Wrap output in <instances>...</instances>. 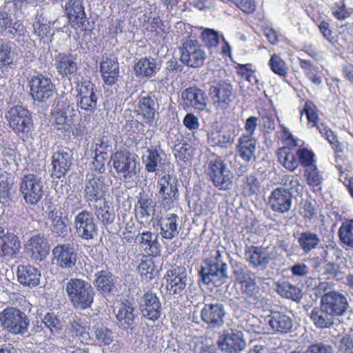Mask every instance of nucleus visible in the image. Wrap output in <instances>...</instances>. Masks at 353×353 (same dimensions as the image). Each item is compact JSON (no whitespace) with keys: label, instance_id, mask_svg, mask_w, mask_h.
Returning <instances> with one entry per match:
<instances>
[{"label":"nucleus","instance_id":"nucleus-22","mask_svg":"<svg viewBox=\"0 0 353 353\" xmlns=\"http://www.w3.org/2000/svg\"><path fill=\"white\" fill-rule=\"evenodd\" d=\"M165 156L164 152L161 150L159 141L157 145L148 148L142 155L145 169L148 172H154L161 170L166 163Z\"/></svg>","mask_w":353,"mask_h":353},{"label":"nucleus","instance_id":"nucleus-45","mask_svg":"<svg viewBox=\"0 0 353 353\" xmlns=\"http://www.w3.org/2000/svg\"><path fill=\"white\" fill-rule=\"evenodd\" d=\"M34 34L43 42H48L52 37L51 26L42 14H37L32 25Z\"/></svg>","mask_w":353,"mask_h":353},{"label":"nucleus","instance_id":"nucleus-63","mask_svg":"<svg viewBox=\"0 0 353 353\" xmlns=\"http://www.w3.org/2000/svg\"><path fill=\"white\" fill-rule=\"evenodd\" d=\"M192 154V148L188 143H181L174 147V156L179 161L186 163Z\"/></svg>","mask_w":353,"mask_h":353},{"label":"nucleus","instance_id":"nucleus-48","mask_svg":"<svg viewBox=\"0 0 353 353\" xmlns=\"http://www.w3.org/2000/svg\"><path fill=\"white\" fill-rule=\"evenodd\" d=\"M51 222V230L59 236H65L68 231L67 225L62 217V212L56 209L51 210L48 214Z\"/></svg>","mask_w":353,"mask_h":353},{"label":"nucleus","instance_id":"nucleus-52","mask_svg":"<svg viewBox=\"0 0 353 353\" xmlns=\"http://www.w3.org/2000/svg\"><path fill=\"white\" fill-rule=\"evenodd\" d=\"M338 233L340 241L345 246L353 248V219L343 222Z\"/></svg>","mask_w":353,"mask_h":353},{"label":"nucleus","instance_id":"nucleus-19","mask_svg":"<svg viewBox=\"0 0 353 353\" xmlns=\"http://www.w3.org/2000/svg\"><path fill=\"white\" fill-rule=\"evenodd\" d=\"M53 259L62 269H72L77 263V251L73 245L60 244L52 250Z\"/></svg>","mask_w":353,"mask_h":353},{"label":"nucleus","instance_id":"nucleus-39","mask_svg":"<svg viewBox=\"0 0 353 353\" xmlns=\"http://www.w3.org/2000/svg\"><path fill=\"white\" fill-rule=\"evenodd\" d=\"M247 260L254 267H265L270 262V253L266 248L251 246L245 252Z\"/></svg>","mask_w":353,"mask_h":353},{"label":"nucleus","instance_id":"nucleus-26","mask_svg":"<svg viewBox=\"0 0 353 353\" xmlns=\"http://www.w3.org/2000/svg\"><path fill=\"white\" fill-rule=\"evenodd\" d=\"M225 312L223 304L205 303L201 311V318L211 327H219L223 324Z\"/></svg>","mask_w":353,"mask_h":353},{"label":"nucleus","instance_id":"nucleus-50","mask_svg":"<svg viewBox=\"0 0 353 353\" xmlns=\"http://www.w3.org/2000/svg\"><path fill=\"white\" fill-rule=\"evenodd\" d=\"M320 241V238L316 233L309 231L301 233L298 238L299 246L305 253H308L312 250L316 248Z\"/></svg>","mask_w":353,"mask_h":353},{"label":"nucleus","instance_id":"nucleus-64","mask_svg":"<svg viewBox=\"0 0 353 353\" xmlns=\"http://www.w3.org/2000/svg\"><path fill=\"white\" fill-rule=\"evenodd\" d=\"M305 175L310 185L317 186L321 183L322 176L316 166L307 168Z\"/></svg>","mask_w":353,"mask_h":353},{"label":"nucleus","instance_id":"nucleus-8","mask_svg":"<svg viewBox=\"0 0 353 353\" xmlns=\"http://www.w3.org/2000/svg\"><path fill=\"white\" fill-rule=\"evenodd\" d=\"M19 190L26 202L36 205L43 196V184L41 178L34 174L23 175Z\"/></svg>","mask_w":353,"mask_h":353},{"label":"nucleus","instance_id":"nucleus-31","mask_svg":"<svg viewBox=\"0 0 353 353\" xmlns=\"http://www.w3.org/2000/svg\"><path fill=\"white\" fill-rule=\"evenodd\" d=\"M159 103L154 95L152 94H147L140 97L139 99L137 112L147 123H151L154 119L155 114L159 109Z\"/></svg>","mask_w":353,"mask_h":353},{"label":"nucleus","instance_id":"nucleus-6","mask_svg":"<svg viewBox=\"0 0 353 353\" xmlns=\"http://www.w3.org/2000/svg\"><path fill=\"white\" fill-rule=\"evenodd\" d=\"M10 127L19 136L31 132L32 119L29 111L22 105L11 107L6 113Z\"/></svg>","mask_w":353,"mask_h":353},{"label":"nucleus","instance_id":"nucleus-49","mask_svg":"<svg viewBox=\"0 0 353 353\" xmlns=\"http://www.w3.org/2000/svg\"><path fill=\"white\" fill-rule=\"evenodd\" d=\"M279 161L287 170L294 171L298 167L299 161L289 148L283 147L277 152Z\"/></svg>","mask_w":353,"mask_h":353},{"label":"nucleus","instance_id":"nucleus-44","mask_svg":"<svg viewBox=\"0 0 353 353\" xmlns=\"http://www.w3.org/2000/svg\"><path fill=\"white\" fill-rule=\"evenodd\" d=\"M94 214L97 219L105 225H108L114 222L115 213L108 201H103L94 204Z\"/></svg>","mask_w":353,"mask_h":353},{"label":"nucleus","instance_id":"nucleus-17","mask_svg":"<svg viewBox=\"0 0 353 353\" xmlns=\"http://www.w3.org/2000/svg\"><path fill=\"white\" fill-rule=\"evenodd\" d=\"M321 304L336 319L342 316L348 307L346 297L342 294L331 291L323 294Z\"/></svg>","mask_w":353,"mask_h":353},{"label":"nucleus","instance_id":"nucleus-21","mask_svg":"<svg viewBox=\"0 0 353 353\" xmlns=\"http://www.w3.org/2000/svg\"><path fill=\"white\" fill-rule=\"evenodd\" d=\"M73 152L68 148L59 149L52 157V176L60 179L64 176L72 164Z\"/></svg>","mask_w":353,"mask_h":353},{"label":"nucleus","instance_id":"nucleus-47","mask_svg":"<svg viewBox=\"0 0 353 353\" xmlns=\"http://www.w3.org/2000/svg\"><path fill=\"white\" fill-rule=\"evenodd\" d=\"M239 185L243 194L245 196H250L259 192L260 182L254 174H250L240 179Z\"/></svg>","mask_w":353,"mask_h":353},{"label":"nucleus","instance_id":"nucleus-23","mask_svg":"<svg viewBox=\"0 0 353 353\" xmlns=\"http://www.w3.org/2000/svg\"><path fill=\"white\" fill-rule=\"evenodd\" d=\"M165 288L170 294H180L187 285V272L183 267H176L167 272Z\"/></svg>","mask_w":353,"mask_h":353},{"label":"nucleus","instance_id":"nucleus-30","mask_svg":"<svg viewBox=\"0 0 353 353\" xmlns=\"http://www.w3.org/2000/svg\"><path fill=\"white\" fill-rule=\"evenodd\" d=\"M20 250L19 237L13 233L6 234L0 243V262L4 263L16 258Z\"/></svg>","mask_w":353,"mask_h":353},{"label":"nucleus","instance_id":"nucleus-61","mask_svg":"<svg viewBox=\"0 0 353 353\" xmlns=\"http://www.w3.org/2000/svg\"><path fill=\"white\" fill-rule=\"evenodd\" d=\"M343 252L341 249L334 248L333 246L327 247V249L324 251L323 255H322L323 261L327 263L334 260L336 261H340L341 263H344L346 259L342 256Z\"/></svg>","mask_w":353,"mask_h":353},{"label":"nucleus","instance_id":"nucleus-42","mask_svg":"<svg viewBox=\"0 0 353 353\" xmlns=\"http://www.w3.org/2000/svg\"><path fill=\"white\" fill-rule=\"evenodd\" d=\"M310 318L314 325L319 328L329 327L334 324L336 319L321 304L320 307H314L312 310Z\"/></svg>","mask_w":353,"mask_h":353},{"label":"nucleus","instance_id":"nucleus-40","mask_svg":"<svg viewBox=\"0 0 353 353\" xmlns=\"http://www.w3.org/2000/svg\"><path fill=\"white\" fill-rule=\"evenodd\" d=\"M134 74L137 77H149L157 72V62L152 57L138 59L134 65Z\"/></svg>","mask_w":353,"mask_h":353},{"label":"nucleus","instance_id":"nucleus-34","mask_svg":"<svg viewBox=\"0 0 353 353\" xmlns=\"http://www.w3.org/2000/svg\"><path fill=\"white\" fill-rule=\"evenodd\" d=\"M179 217L177 214H168L165 217L161 218L159 224L161 226L160 234L163 239H172L176 237L181 229L179 225Z\"/></svg>","mask_w":353,"mask_h":353},{"label":"nucleus","instance_id":"nucleus-35","mask_svg":"<svg viewBox=\"0 0 353 353\" xmlns=\"http://www.w3.org/2000/svg\"><path fill=\"white\" fill-rule=\"evenodd\" d=\"M269 318L268 323L273 330L287 333L292 328V319L288 312L272 311Z\"/></svg>","mask_w":353,"mask_h":353},{"label":"nucleus","instance_id":"nucleus-36","mask_svg":"<svg viewBox=\"0 0 353 353\" xmlns=\"http://www.w3.org/2000/svg\"><path fill=\"white\" fill-rule=\"evenodd\" d=\"M56 68L59 74L70 79L77 69V59L76 56L72 54H59V59L56 63Z\"/></svg>","mask_w":353,"mask_h":353},{"label":"nucleus","instance_id":"nucleus-58","mask_svg":"<svg viewBox=\"0 0 353 353\" xmlns=\"http://www.w3.org/2000/svg\"><path fill=\"white\" fill-rule=\"evenodd\" d=\"M95 338L99 345H109L113 340V332L105 326L100 325L95 329Z\"/></svg>","mask_w":353,"mask_h":353},{"label":"nucleus","instance_id":"nucleus-43","mask_svg":"<svg viewBox=\"0 0 353 353\" xmlns=\"http://www.w3.org/2000/svg\"><path fill=\"white\" fill-rule=\"evenodd\" d=\"M109 148H110V145L108 144L106 138L102 137L97 139L94 149L95 157L93 163L95 169L99 170V172H103L105 170L103 161L107 157L106 150Z\"/></svg>","mask_w":353,"mask_h":353},{"label":"nucleus","instance_id":"nucleus-54","mask_svg":"<svg viewBox=\"0 0 353 353\" xmlns=\"http://www.w3.org/2000/svg\"><path fill=\"white\" fill-rule=\"evenodd\" d=\"M95 284L103 292H110L113 287L112 274L108 271H100L96 274Z\"/></svg>","mask_w":353,"mask_h":353},{"label":"nucleus","instance_id":"nucleus-2","mask_svg":"<svg viewBox=\"0 0 353 353\" xmlns=\"http://www.w3.org/2000/svg\"><path fill=\"white\" fill-rule=\"evenodd\" d=\"M65 290L73 306L81 310L91 306L95 295L90 283L77 278L68 280L65 283Z\"/></svg>","mask_w":353,"mask_h":353},{"label":"nucleus","instance_id":"nucleus-29","mask_svg":"<svg viewBox=\"0 0 353 353\" xmlns=\"http://www.w3.org/2000/svg\"><path fill=\"white\" fill-rule=\"evenodd\" d=\"M68 333L74 339H78L82 344H89L91 341L90 327L81 318L74 316L70 319L67 325Z\"/></svg>","mask_w":353,"mask_h":353},{"label":"nucleus","instance_id":"nucleus-10","mask_svg":"<svg viewBox=\"0 0 353 353\" xmlns=\"http://www.w3.org/2000/svg\"><path fill=\"white\" fill-rule=\"evenodd\" d=\"M75 90L78 105L86 111L94 112L97 103L94 85L88 79L81 80L77 82Z\"/></svg>","mask_w":353,"mask_h":353},{"label":"nucleus","instance_id":"nucleus-38","mask_svg":"<svg viewBox=\"0 0 353 353\" xmlns=\"http://www.w3.org/2000/svg\"><path fill=\"white\" fill-rule=\"evenodd\" d=\"M241 158L246 162L255 159L256 140L250 135H241L236 145Z\"/></svg>","mask_w":353,"mask_h":353},{"label":"nucleus","instance_id":"nucleus-33","mask_svg":"<svg viewBox=\"0 0 353 353\" xmlns=\"http://www.w3.org/2000/svg\"><path fill=\"white\" fill-rule=\"evenodd\" d=\"M100 71L103 79L107 85L114 84L119 74L117 59L112 55L104 57L100 64Z\"/></svg>","mask_w":353,"mask_h":353},{"label":"nucleus","instance_id":"nucleus-41","mask_svg":"<svg viewBox=\"0 0 353 353\" xmlns=\"http://www.w3.org/2000/svg\"><path fill=\"white\" fill-rule=\"evenodd\" d=\"M135 309L130 302L121 303L116 314V317L123 328H129L134 324L136 315Z\"/></svg>","mask_w":353,"mask_h":353},{"label":"nucleus","instance_id":"nucleus-13","mask_svg":"<svg viewBox=\"0 0 353 353\" xmlns=\"http://www.w3.org/2000/svg\"><path fill=\"white\" fill-rule=\"evenodd\" d=\"M52 114L57 128L68 130L72 123V118L76 114V110L66 102L64 97H61L56 101Z\"/></svg>","mask_w":353,"mask_h":353},{"label":"nucleus","instance_id":"nucleus-57","mask_svg":"<svg viewBox=\"0 0 353 353\" xmlns=\"http://www.w3.org/2000/svg\"><path fill=\"white\" fill-rule=\"evenodd\" d=\"M317 130H319V133L321 134V135L328 141L335 151H343L342 144L338 141L336 137L334 135V132L331 130L330 128H329L327 125L321 123L320 125H317Z\"/></svg>","mask_w":353,"mask_h":353},{"label":"nucleus","instance_id":"nucleus-9","mask_svg":"<svg viewBox=\"0 0 353 353\" xmlns=\"http://www.w3.org/2000/svg\"><path fill=\"white\" fill-rule=\"evenodd\" d=\"M181 61L189 67L198 68L203 65L205 52L195 40L188 39L180 48Z\"/></svg>","mask_w":353,"mask_h":353},{"label":"nucleus","instance_id":"nucleus-46","mask_svg":"<svg viewBox=\"0 0 353 353\" xmlns=\"http://www.w3.org/2000/svg\"><path fill=\"white\" fill-rule=\"evenodd\" d=\"M136 211L137 215L141 218H148L154 214L155 203L151 196L144 193H140Z\"/></svg>","mask_w":353,"mask_h":353},{"label":"nucleus","instance_id":"nucleus-12","mask_svg":"<svg viewBox=\"0 0 353 353\" xmlns=\"http://www.w3.org/2000/svg\"><path fill=\"white\" fill-rule=\"evenodd\" d=\"M232 86L228 81H219L210 86L209 94L216 109L225 110L232 102Z\"/></svg>","mask_w":353,"mask_h":353},{"label":"nucleus","instance_id":"nucleus-5","mask_svg":"<svg viewBox=\"0 0 353 353\" xmlns=\"http://www.w3.org/2000/svg\"><path fill=\"white\" fill-rule=\"evenodd\" d=\"M159 188L158 196L161 205L165 210L174 208L179 201V194L178 190V181L176 176L167 174L162 176L158 181Z\"/></svg>","mask_w":353,"mask_h":353},{"label":"nucleus","instance_id":"nucleus-18","mask_svg":"<svg viewBox=\"0 0 353 353\" xmlns=\"http://www.w3.org/2000/svg\"><path fill=\"white\" fill-rule=\"evenodd\" d=\"M108 188L105 184V178L103 176H92L86 179L84 187V196L90 204H94L105 201L104 194Z\"/></svg>","mask_w":353,"mask_h":353},{"label":"nucleus","instance_id":"nucleus-14","mask_svg":"<svg viewBox=\"0 0 353 353\" xmlns=\"http://www.w3.org/2000/svg\"><path fill=\"white\" fill-rule=\"evenodd\" d=\"M74 223L77 235L81 239H92L97 234V226L92 212L82 210L76 215Z\"/></svg>","mask_w":353,"mask_h":353},{"label":"nucleus","instance_id":"nucleus-16","mask_svg":"<svg viewBox=\"0 0 353 353\" xmlns=\"http://www.w3.org/2000/svg\"><path fill=\"white\" fill-rule=\"evenodd\" d=\"M139 309L143 317L155 321L161 315V303L157 294L151 291L145 292L139 301Z\"/></svg>","mask_w":353,"mask_h":353},{"label":"nucleus","instance_id":"nucleus-3","mask_svg":"<svg viewBox=\"0 0 353 353\" xmlns=\"http://www.w3.org/2000/svg\"><path fill=\"white\" fill-rule=\"evenodd\" d=\"M206 172L219 190H227L232 187L233 174L221 157H216L208 162Z\"/></svg>","mask_w":353,"mask_h":353},{"label":"nucleus","instance_id":"nucleus-53","mask_svg":"<svg viewBox=\"0 0 353 353\" xmlns=\"http://www.w3.org/2000/svg\"><path fill=\"white\" fill-rule=\"evenodd\" d=\"M343 263L340 261H336V260L328 262L323 267V275L327 279H341L344 274L341 266Z\"/></svg>","mask_w":353,"mask_h":353},{"label":"nucleus","instance_id":"nucleus-27","mask_svg":"<svg viewBox=\"0 0 353 353\" xmlns=\"http://www.w3.org/2000/svg\"><path fill=\"white\" fill-rule=\"evenodd\" d=\"M181 99L184 106L187 108H192L198 112L203 111L206 108V95L202 90L196 87L185 89L182 92Z\"/></svg>","mask_w":353,"mask_h":353},{"label":"nucleus","instance_id":"nucleus-25","mask_svg":"<svg viewBox=\"0 0 353 353\" xmlns=\"http://www.w3.org/2000/svg\"><path fill=\"white\" fill-rule=\"evenodd\" d=\"M220 350L225 353H239L246 345L241 332H231L220 336L217 341Z\"/></svg>","mask_w":353,"mask_h":353},{"label":"nucleus","instance_id":"nucleus-60","mask_svg":"<svg viewBox=\"0 0 353 353\" xmlns=\"http://www.w3.org/2000/svg\"><path fill=\"white\" fill-rule=\"evenodd\" d=\"M42 323L53 334L59 333L62 327L61 321L52 313L46 314L42 320Z\"/></svg>","mask_w":353,"mask_h":353},{"label":"nucleus","instance_id":"nucleus-4","mask_svg":"<svg viewBox=\"0 0 353 353\" xmlns=\"http://www.w3.org/2000/svg\"><path fill=\"white\" fill-rule=\"evenodd\" d=\"M3 327L14 334H24L28 332L30 321L27 315L15 307H7L0 314Z\"/></svg>","mask_w":353,"mask_h":353},{"label":"nucleus","instance_id":"nucleus-24","mask_svg":"<svg viewBox=\"0 0 353 353\" xmlns=\"http://www.w3.org/2000/svg\"><path fill=\"white\" fill-rule=\"evenodd\" d=\"M25 249L31 259L37 262L43 261L49 254L50 246L44 236H32L26 243Z\"/></svg>","mask_w":353,"mask_h":353},{"label":"nucleus","instance_id":"nucleus-20","mask_svg":"<svg viewBox=\"0 0 353 353\" xmlns=\"http://www.w3.org/2000/svg\"><path fill=\"white\" fill-rule=\"evenodd\" d=\"M66 11L69 21L74 28L81 32L89 29V21L86 18L81 0H70Z\"/></svg>","mask_w":353,"mask_h":353},{"label":"nucleus","instance_id":"nucleus-32","mask_svg":"<svg viewBox=\"0 0 353 353\" xmlns=\"http://www.w3.org/2000/svg\"><path fill=\"white\" fill-rule=\"evenodd\" d=\"M140 248L147 254L157 256L160 255L161 245L158 241V234L150 231L139 233L136 238Z\"/></svg>","mask_w":353,"mask_h":353},{"label":"nucleus","instance_id":"nucleus-55","mask_svg":"<svg viewBox=\"0 0 353 353\" xmlns=\"http://www.w3.org/2000/svg\"><path fill=\"white\" fill-rule=\"evenodd\" d=\"M268 65L274 74L281 77H285L288 72V68L285 62L276 54L271 56Z\"/></svg>","mask_w":353,"mask_h":353},{"label":"nucleus","instance_id":"nucleus-62","mask_svg":"<svg viewBox=\"0 0 353 353\" xmlns=\"http://www.w3.org/2000/svg\"><path fill=\"white\" fill-rule=\"evenodd\" d=\"M283 185L290 192L301 194L303 192V186L301 184L297 176H286L283 179Z\"/></svg>","mask_w":353,"mask_h":353},{"label":"nucleus","instance_id":"nucleus-15","mask_svg":"<svg viewBox=\"0 0 353 353\" xmlns=\"http://www.w3.org/2000/svg\"><path fill=\"white\" fill-rule=\"evenodd\" d=\"M268 203L273 212L285 214L292 205V192L283 187L276 188L271 192Z\"/></svg>","mask_w":353,"mask_h":353},{"label":"nucleus","instance_id":"nucleus-37","mask_svg":"<svg viewBox=\"0 0 353 353\" xmlns=\"http://www.w3.org/2000/svg\"><path fill=\"white\" fill-rule=\"evenodd\" d=\"M17 276L22 285L34 287L39 284L41 274L32 265H19L17 269Z\"/></svg>","mask_w":353,"mask_h":353},{"label":"nucleus","instance_id":"nucleus-59","mask_svg":"<svg viewBox=\"0 0 353 353\" xmlns=\"http://www.w3.org/2000/svg\"><path fill=\"white\" fill-rule=\"evenodd\" d=\"M14 54L9 42L0 43V68L9 65L13 63Z\"/></svg>","mask_w":353,"mask_h":353},{"label":"nucleus","instance_id":"nucleus-51","mask_svg":"<svg viewBox=\"0 0 353 353\" xmlns=\"http://www.w3.org/2000/svg\"><path fill=\"white\" fill-rule=\"evenodd\" d=\"M276 292L282 296L298 300L301 297V291L299 288L288 281H279L276 284Z\"/></svg>","mask_w":353,"mask_h":353},{"label":"nucleus","instance_id":"nucleus-28","mask_svg":"<svg viewBox=\"0 0 353 353\" xmlns=\"http://www.w3.org/2000/svg\"><path fill=\"white\" fill-rule=\"evenodd\" d=\"M26 32V28L21 21H14L11 14L0 11V34L14 38L24 36Z\"/></svg>","mask_w":353,"mask_h":353},{"label":"nucleus","instance_id":"nucleus-11","mask_svg":"<svg viewBox=\"0 0 353 353\" xmlns=\"http://www.w3.org/2000/svg\"><path fill=\"white\" fill-rule=\"evenodd\" d=\"M30 93L34 101L45 102L52 97L54 85L51 79L43 74L32 77L29 81Z\"/></svg>","mask_w":353,"mask_h":353},{"label":"nucleus","instance_id":"nucleus-56","mask_svg":"<svg viewBox=\"0 0 353 353\" xmlns=\"http://www.w3.org/2000/svg\"><path fill=\"white\" fill-rule=\"evenodd\" d=\"M138 271L143 279H152L156 274L154 263L152 259L148 256L144 257V259H141L138 266Z\"/></svg>","mask_w":353,"mask_h":353},{"label":"nucleus","instance_id":"nucleus-7","mask_svg":"<svg viewBox=\"0 0 353 353\" xmlns=\"http://www.w3.org/2000/svg\"><path fill=\"white\" fill-rule=\"evenodd\" d=\"M137 156L128 151L116 152L111 161L118 174L125 179H132L139 171Z\"/></svg>","mask_w":353,"mask_h":353},{"label":"nucleus","instance_id":"nucleus-1","mask_svg":"<svg viewBox=\"0 0 353 353\" xmlns=\"http://www.w3.org/2000/svg\"><path fill=\"white\" fill-rule=\"evenodd\" d=\"M227 264L223 261L221 252L215 250L211 257L201 266L199 274L203 283L213 286H220L228 279Z\"/></svg>","mask_w":353,"mask_h":353}]
</instances>
